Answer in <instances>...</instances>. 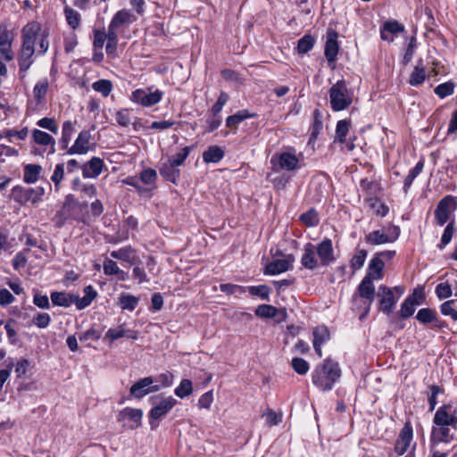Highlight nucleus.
I'll use <instances>...</instances> for the list:
<instances>
[{
  "mask_svg": "<svg viewBox=\"0 0 457 457\" xmlns=\"http://www.w3.org/2000/svg\"><path fill=\"white\" fill-rule=\"evenodd\" d=\"M21 46L18 55V65L22 78L34 62L35 54L44 55L49 48L48 33L41 32V25L37 21L27 23L21 29Z\"/></svg>",
  "mask_w": 457,
  "mask_h": 457,
  "instance_id": "f257e3e1",
  "label": "nucleus"
},
{
  "mask_svg": "<svg viewBox=\"0 0 457 457\" xmlns=\"http://www.w3.org/2000/svg\"><path fill=\"white\" fill-rule=\"evenodd\" d=\"M341 370L337 363L325 360L323 364L316 367L312 372V383L322 391L331 390L335 382L340 378Z\"/></svg>",
  "mask_w": 457,
  "mask_h": 457,
  "instance_id": "f03ea898",
  "label": "nucleus"
},
{
  "mask_svg": "<svg viewBox=\"0 0 457 457\" xmlns=\"http://www.w3.org/2000/svg\"><path fill=\"white\" fill-rule=\"evenodd\" d=\"M329 100L335 112L345 110L353 104V92L347 88L345 80H338L330 87Z\"/></svg>",
  "mask_w": 457,
  "mask_h": 457,
  "instance_id": "7ed1b4c3",
  "label": "nucleus"
},
{
  "mask_svg": "<svg viewBox=\"0 0 457 457\" xmlns=\"http://www.w3.org/2000/svg\"><path fill=\"white\" fill-rule=\"evenodd\" d=\"M457 209V197L448 195L443 197L436 204L434 211V223L436 226H444L452 219Z\"/></svg>",
  "mask_w": 457,
  "mask_h": 457,
  "instance_id": "20e7f679",
  "label": "nucleus"
},
{
  "mask_svg": "<svg viewBox=\"0 0 457 457\" xmlns=\"http://www.w3.org/2000/svg\"><path fill=\"white\" fill-rule=\"evenodd\" d=\"M400 236V228L398 226H390L386 230H374L365 236V240L372 245L394 243Z\"/></svg>",
  "mask_w": 457,
  "mask_h": 457,
  "instance_id": "39448f33",
  "label": "nucleus"
},
{
  "mask_svg": "<svg viewBox=\"0 0 457 457\" xmlns=\"http://www.w3.org/2000/svg\"><path fill=\"white\" fill-rule=\"evenodd\" d=\"M163 96V92L156 89L154 92H147L145 89H137L132 92L131 101L139 104L144 107H151L158 104Z\"/></svg>",
  "mask_w": 457,
  "mask_h": 457,
  "instance_id": "423d86ee",
  "label": "nucleus"
},
{
  "mask_svg": "<svg viewBox=\"0 0 457 457\" xmlns=\"http://www.w3.org/2000/svg\"><path fill=\"white\" fill-rule=\"evenodd\" d=\"M434 422L441 427H455L457 424L456 410L450 404L439 407L435 414Z\"/></svg>",
  "mask_w": 457,
  "mask_h": 457,
  "instance_id": "0eeeda50",
  "label": "nucleus"
},
{
  "mask_svg": "<svg viewBox=\"0 0 457 457\" xmlns=\"http://www.w3.org/2000/svg\"><path fill=\"white\" fill-rule=\"evenodd\" d=\"M377 296L379 301L380 310L387 315L390 314L394 311L398 300V298L395 297L393 289L387 287L386 286L381 285L378 287Z\"/></svg>",
  "mask_w": 457,
  "mask_h": 457,
  "instance_id": "6e6552de",
  "label": "nucleus"
},
{
  "mask_svg": "<svg viewBox=\"0 0 457 457\" xmlns=\"http://www.w3.org/2000/svg\"><path fill=\"white\" fill-rule=\"evenodd\" d=\"M153 383L154 379L152 377L141 378L130 387V395L140 399L150 393L159 391L161 389V386L153 385Z\"/></svg>",
  "mask_w": 457,
  "mask_h": 457,
  "instance_id": "1a4fd4ad",
  "label": "nucleus"
},
{
  "mask_svg": "<svg viewBox=\"0 0 457 457\" xmlns=\"http://www.w3.org/2000/svg\"><path fill=\"white\" fill-rule=\"evenodd\" d=\"M315 252L322 266H329L336 261L332 240L329 238H325L318 244V245L315 246Z\"/></svg>",
  "mask_w": 457,
  "mask_h": 457,
  "instance_id": "9d476101",
  "label": "nucleus"
},
{
  "mask_svg": "<svg viewBox=\"0 0 457 457\" xmlns=\"http://www.w3.org/2000/svg\"><path fill=\"white\" fill-rule=\"evenodd\" d=\"M143 411L140 409L125 408L118 416V420L123 422V427L131 428L141 426Z\"/></svg>",
  "mask_w": 457,
  "mask_h": 457,
  "instance_id": "9b49d317",
  "label": "nucleus"
},
{
  "mask_svg": "<svg viewBox=\"0 0 457 457\" xmlns=\"http://www.w3.org/2000/svg\"><path fill=\"white\" fill-rule=\"evenodd\" d=\"M177 403V400L172 396L161 400L154 405L149 413L150 423L154 426L153 421L157 420L165 416Z\"/></svg>",
  "mask_w": 457,
  "mask_h": 457,
  "instance_id": "f8f14e48",
  "label": "nucleus"
},
{
  "mask_svg": "<svg viewBox=\"0 0 457 457\" xmlns=\"http://www.w3.org/2000/svg\"><path fill=\"white\" fill-rule=\"evenodd\" d=\"M91 133L89 130L79 132L73 145L67 151L69 154H85L90 150Z\"/></svg>",
  "mask_w": 457,
  "mask_h": 457,
  "instance_id": "ddd939ff",
  "label": "nucleus"
},
{
  "mask_svg": "<svg viewBox=\"0 0 457 457\" xmlns=\"http://www.w3.org/2000/svg\"><path fill=\"white\" fill-rule=\"evenodd\" d=\"M104 168V161L94 156L81 166L82 176L85 179H96L102 173Z\"/></svg>",
  "mask_w": 457,
  "mask_h": 457,
  "instance_id": "4468645a",
  "label": "nucleus"
},
{
  "mask_svg": "<svg viewBox=\"0 0 457 457\" xmlns=\"http://www.w3.org/2000/svg\"><path fill=\"white\" fill-rule=\"evenodd\" d=\"M294 257L288 255L287 259H277L270 262L265 268V274L276 275L287 271L292 268Z\"/></svg>",
  "mask_w": 457,
  "mask_h": 457,
  "instance_id": "2eb2a0df",
  "label": "nucleus"
},
{
  "mask_svg": "<svg viewBox=\"0 0 457 457\" xmlns=\"http://www.w3.org/2000/svg\"><path fill=\"white\" fill-rule=\"evenodd\" d=\"M413 440L412 430H401L398 437L395 442L394 451L398 456L403 455L408 449L411 447V445Z\"/></svg>",
  "mask_w": 457,
  "mask_h": 457,
  "instance_id": "dca6fc26",
  "label": "nucleus"
},
{
  "mask_svg": "<svg viewBox=\"0 0 457 457\" xmlns=\"http://www.w3.org/2000/svg\"><path fill=\"white\" fill-rule=\"evenodd\" d=\"M31 137L34 143L42 146L49 147L48 154H53L55 153V140L51 135L43 130L35 129L32 130Z\"/></svg>",
  "mask_w": 457,
  "mask_h": 457,
  "instance_id": "f3484780",
  "label": "nucleus"
},
{
  "mask_svg": "<svg viewBox=\"0 0 457 457\" xmlns=\"http://www.w3.org/2000/svg\"><path fill=\"white\" fill-rule=\"evenodd\" d=\"M330 334L327 327L320 326L313 330V348L316 353L321 357V346L329 340Z\"/></svg>",
  "mask_w": 457,
  "mask_h": 457,
  "instance_id": "a211bd4d",
  "label": "nucleus"
},
{
  "mask_svg": "<svg viewBox=\"0 0 457 457\" xmlns=\"http://www.w3.org/2000/svg\"><path fill=\"white\" fill-rule=\"evenodd\" d=\"M136 17L129 10L122 9L113 15L110 24L112 25V29H119L122 26H129L136 21Z\"/></svg>",
  "mask_w": 457,
  "mask_h": 457,
  "instance_id": "6ab92c4d",
  "label": "nucleus"
},
{
  "mask_svg": "<svg viewBox=\"0 0 457 457\" xmlns=\"http://www.w3.org/2000/svg\"><path fill=\"white\" fill-rule=\"evenodd\" d=\"M315 245L307 243L303 248V254L301 258L302 265L308 270H313L319 266V261L315 256Z\"/></svg>",
  "mask_w": 457,
  "mask_h": 457,
  "instance_id": "aec40b11",
  "label": "nucleus"
},
{
  "mask_svg": "<svg viewBox=\"0 0 457 457\" xmlns=\"http://www.w3.org/2000/svg\"><path fill=\"white\" fill-rule=\"evenodd\" d=\"M384 261L382 259H379L378 256H373L370 261L368 271L365 277L372 280H379L384 276Z\"/></svg>",
  "mask_w": 457,
  "mask_h": 457,
  "instance_id": "412c9836",
  "label": "nucleus"
},
{
  "mask_svg": "<svg viewBox=\"0 0 457 457\" xmlns=\"http://www.w3.org/2000/svg\"><path fill=\"white\" fill-rule=\"evenodd\" d=\"M33 188H25L21 186H15L12 190V198L20 204H26L29 202L33 204Z\"/></svg>",
  "mask_w": 457,
  "mask_h": 457,
  "instance_id": "4be33fe9",
  "label": "nucleus"
},
{
  "mask_svg": "<svg viewBox=\"0 0 457 457\" xmlns=\"http://www.w3.org/2000/svg\"><path fill=\"white\" fill-rule=\"evenodd\" d=\"M160 174L165 180L177 184L180 178V170L167 161L160 168Z\"/></svg>",
  "mask_w": 457,
  "mask_h": 457,
  "instance_id": "5701e85b",
  "label": "nucleus"
},
{
  "mask_svg": "<svg viewBox=\"0 0 457 457\" xmlns=\"http://www.w3.org/2000/svg\"><path fill=\"white\" fill-rule=\"evenodd\" d=\"M404 28L396 21H386L380 30V37L383 40L393 41V35L403 31Z\"/></svg>",
  "mask_w": 457,
  "mask_h": 457,
  "instance_id": "b1692460",
  "label": "nucleus"
},
{
  "mask_svg": "<svg viewBox=\"0 0 457 457\" xmlns=\"http://www.w3.org/2000/svg\"><path fill=\"white\" fill-rule=\"evenodd\" d=\"M255 315L260 318H275L281 315V319H285L287 313L285 309H278L270 304H261L255 309Z\"/></svg>",
  "mask_w": 457,
  "mask_h": 457,
  "instance_id": "393cba45",
  "label": "nucleus"
},
{
  "mask_svg": "<svg viewBox=\"0 0 457 457\" xmlns=\"http://www.w3.org/2000/svg\"><path fill=\"white\" fill-rule=\"evenodd\" d=\"M84 294L85 295L83 297L74 295L75 304L78 310H83L89 306L93 300L97 296V292L91 285H88L84 288Z\"/></svg>",
  "mask_w": 457,
  "mask_h": 457,
  "instance_id": "a878e982",
  "label": "nucleus"
},
{
  "mask_svg": "<svg viewBox=\"0 0 457 457\" xmlns=\"http://www.w3.org/2000/svg\"><path fill=\"white\" fill-rule=\"evenodd\" d=\"M358 294L361 297L365 298L370 304L375 298V287L373 280L364 277L358 286Z\"/></svg>",
  "mask_w": 457,
  "mask_h": 457,
  "instance_id": "bb28decb",
  "label": "nucleus"
},
{
  "mask_svg": "<svg viewBox=\"0 0 457 457\" xmlns=\"http://www.w3.org/2000/svg\"><path fill=\"white\" fill-rule=\"evenodd\" d=\"M278 165L281 169L291 171L298 169L299 160L295 154L284 152L278 155Z\"/></svg>",
  "mask_w": 457,
  "mask_h": 457,
  "instance_id": "cd10ccee",
  "label": "nucleus"
},
{
  "mask_svg": "<svg viewBox=\"0 0 457 457\" xmlns=\"http://www.w3.org/2000/svg\"><path fill=\"white\" fill-rule=\"evenodd\" d=\"M338 44L337 40V34H329L325 45V56L328 62H334L338 54Z\"/></svg>",
  "mask_w": 457,
  "mask_h": 457,
  "instance_id": "c85d7f7f",
  "label": "nucleus"
},
{
  "mask_svg": "<svg viewBox=\"0 0 457 457\" xmlns=\"http://www.w3.org/2000/svg\"><path fill=\"white\" fill-rule=\"evenodd\" d=\"M104 204L99 199H96L90 204V214L85 213L78 218V220L81 221L84 224H89L91 221V216L94 218L99 217L104 212Z\"/></svg>",
  "mask_w": 457,
  "mask_h": 457,
  "instance_id": "c756f323",
  "label": "nucleus"
},
{
  "mask_svg": "<svg viewBox=\"0 0 457 457\" xmlns=\"http://www.w3.org/2000/svg\"><path fill=\"white\" fill-rule=\"evenodd\" d=\"M224 157V151L217 145H211L203 154V160L206 163H217Z\"/></svg>",
  "mask_w": 457,
  "mask_h": 457,
  "instance_id": "7c9ffc66",
  "label": "nucleus"
},
{
  "mask_svg": "<svg viewBox=\"0 0 457 457\" xmlns=\"http://www.w3.org/2000/svg\"><path fill=\"white\" fill-rule=\"evenodd\" d=\"M416 293L408 296L401 305L400 316L403 319L411 317L415 312V306L420 304V302L415 298Z\"/></svg>",
  "mask_w": 457,
  "mask_h": 457,
  "instance_id": "2f4dec72",
  "label": "nucleus"
},
{
  "mask_svg": "<svg viewBox=\"0 0 457 457\" xmlns=\"http://www.w3.org/2000/svg\"><path fill=\"white\" fill-rule=\"evenodd\" d=\"M51 301L54 305L69 307L75 303L74 295H69L63 292H53Z\"/></svg>",
  "mask_w": 457,
  "mask_h": 457,
  "instance_id": "473e14b6",
  "label": "nucleus"
},
{
  "mask_svg": "<svg viewBox=\"0 0 457 457\" xmlns=\"http://www.w3.org/2000/svg\"><path fill=\"white\" fill-rule=\"evenodd\" d=\"M63 13L68 25L72 29H77L80 26L81 15L79 12L66 4L63 8Z\"/></svg>",
  "mask_w": 457,
  "mask_h": 457,
  "instance_id": "72a5a7b5",
  "label": "nucleus"
},
{
  "mask_svg": "<svg viewBox=\"0 0 457 457\" xmlns=\"http://www.w3.org/2000/svg\"><path fill=\"white\" fill-rule=\"evenodd\" d=\"M424 168V162L419 161L416 165L409 171L403 180V192L407 194L411 187L412 181L421 173Z\"/></svg>",
  "mask_w": 457,
  "mask_h": 457,
  "instance_id": "f704fd0d",
  "label": "nucleus"
},
{
  "mask_svg": "<svg viewBox=\"0 0 457 457\" xmlns=\"http://www.w3.org/2000/svg\"><path fill=\"white\" fill-rule=\"evenodd\" d=\"M256 116V113H249L247 110L238 111L237 113L230 115L226 120L227 127L233 129L237 128V125L242 122L244 120L248 118H253Z\"/></svg>",
  "mask_w": 457,
  "mask_h": 457,
  "instance_id": "c9c22d12",
  "label": "nucleus"
},
{
  "mask_svg": "<svg viewBox=\"0 0 457 457\" xmlns=\"http://www.w3.org/2000/svg\"><path fill=\"white\" fill-rule=\"evenodd\" d=\"M138 303H139L138 297L129 295V294H125V293L121 294L118 300V305L122 310H128L129 312H133L136 309V307L137 306Z\"/></svg>",
  "mask_w": 457,
  "mask_h": 457,
  "instance_id": "e433bc0d",
  "label": "nucleus"
},
{
  "mask_svg": "<svg viewBox=\"0 0 457 457\" xmlns=\"http://www.w3.org/2000/svg\"><path fill=\"white\" fill-rule=\"evenodd\" d=\"M42 167L38 164H27L24 167L23 180L28 184L37 181Z\"/></svg>",
  "mask_w": 457,
  "mask_h": 457,
  "instance_id": "4c0bfd02",
  "label": "nucleus"
},
{
  "mask_svg": "<svg viewBox=\"0 0 457 457\" xmlns=\"http://www.w3.org/2000/svg\"><path fill=\"white\" fill-rule=\"evenodd\" d=\"M76 121L66 120L62 124V138L60 140L62 148H68L72 134L75 131Z\"/></svg>",
  "mask_w": 457,
  "mask_h": 457,
  "instance_id": "58836bf2",
  "label": "nucleus"
},
{
  "mask_svg": "<svg viewBox=\"0 0 457 457\" xmlns=\"http://www.w3.org/2000/svg\"><path fill=\"white\" fill-rule=\"evenodd\" d=\"M323 128V122H322V116L319 110H315L313 112V122L310 129V138L309 142L315 141L322 130Z\"/></svg>",
  "mask_w": 457,
  "mask_h": 457,
  "instance_id": "ea45409f",
  "label": "nucleus"
},
{
  "mask_svg": "<svg viewBox=\"0 0 457 457\" xmlns=\"http://www.w3.org/2000/svg\"><path fill=\"white\" fill-rule=\"evenodd\" d=\"M350 127V120H341L337 121L336 128L335 142H339L341 144L345 143L346 136L349 132Z\"/></svg>",
  "mask_w": 457,
  "mask_h": 457,
  "instance_id": "a19ab883",
  "label": "nucleus"
},
{
  "mask_svg": "<svg viewBox=\"0 0 457 457\" xmlns=\"http://www.w3.org/2000/svg\"><path fill=\"white\" fill-rule=\"evenodd\" d=\"M138 178L142 184L149 187L148 188H150V190L155 187L157 180V173L155 170L152 168L145 169L140 172Z\"/></svg>",
  "mask_w": 457,
  "mask_h": 457,
  "instance_id": "79ce46f5",
  "label": "nucleus"
},
{
  "mask_svg": "<svg viewBox=\"0 0 457 457\" xmlns=\"http://www.w3.org/2000/svg\"><path fill=\"white\" fill-rule=\"evenodd\" d=\"M49 87V82L47 79H43L37 82L33 88V96L37 100V104H40L43 103L46 95L47 93Z\"/></svg>",
  "mask_w": 457,
  "mask_h": 457,
  "instance_id": "37998d69",
  "label": "nucleus"
},
{
  "mask_svg": "<svg viewBox=\"0 0 457 457\" xmlns=\"http://www.w3.org/2000/svg\"><path fill=\"white\" fill-rule=\"evenodd\" d=\"M450 430H432L431 442L434 445L441 443L450 444L454 436L451 435Z\"/></svg>",
  "mask_w": 457,
  "mask_h": 457,
  "instance_id": "c03bdc74",
  "label": "nucleus"
},
{
  "mask_svg": "<svg viewBox=\"0 0 457 457\" xmlns=\"http://www.w3.org/2000/svg\"><path fill=\"white\" fill-rule=\"evenodd\" d=\"M454 230V219L453 218L445 228V230L440 239V243L437 245V247L440 250H443L451 242Z\"/></svg>",
  "mask_w": 457,
  "mask_h": 457,
  "instance_id": "a18cd8bd",
  "label": "nucleus"
},
{
  "mask_svg": "<svg viewBox=\"0 0 457 457\" xmlns=\"http://www.w3.org/2000/svg\"><path fill=\"white\" fill-rule=\"evenodd\" d=\"M416 319L423 324L430 323V322H437V320H438L436 312L434 310L429 309V308L420 309L417 313Z\"/></svg>",
  "mask_w": 457,
  "mask_h": 457,
  "instance_id": "49530a36",
  "label": "nucleus"
},
{
  "mask_svg": "<svg viewBox=\"0 0 457 457\" xmlns=\"http://www.w3.org/2000/svg\"><path fill=\"white\" fill-rule=\"evenodd\" d=\"M175 395L183 399L193 393V385L191 380L184 378L180 381L179 385L175 388Z\"/></svg>",
  "mask_w": 457,
  "mask_h": 457,
  "instance_id": "de8ad7c7",
  "label": "nucleus"
},
{
  "mask_svg": "<svg viewBox=\"0 0 457 457\" xmlns=\"http://www.w3.org/2000/svg\"><path fill=\"white\" fill-rule=\"evenodd\" d=\"M367 254L368 253L366 250L357 249L351 259V268L354 270H360L364 265Z\"/></svg>",
  "mask_w": 457,
  "mask_h": 457,
  "instance_id": "09e8293b",
  "label": "nucleus"
},
{
  "mask_svg": "<svg viewBox=\"0 0 457 457\" xmlns=\"http://www.w3.org/2000/svg\"><path fill=\"white\" fill-rule=\"evenodd\" d=\"M92 88L102 94L103 96L106 97L110 95L112 89V84L108 79H99L92 84Z\"/></svg>",
  "mask_w": 457,
  "mask_h": 457,
  "instance_id": "8fccbe9b",
  "label": "nucleus"
},
{
  "mask_svg": "<svg viewBox=\"0 0 457 457\" xmlns=\"http://www.w3.org/2000/svg\"><path fill=\"white\" fill-rule=\"evenodd\" d=\"M88 207V204L87 202H78L76 201L73 195L70 194L65 196L63 208L69 209H78L79 212L86 211Z\"/></svg>",
  "mask_w": 457,
  "mask_h": 457,
  "instance_id": "3c124183",
  "label": "nucleus"
},
{
  "mask_svg": "<svg viewBox=\"0 0 457 457\" xmlns=\"http://www.w3.org/2000/svg\"><path fill=\"white\" fill-rule=\"evenodd\" d=\"M315 40L311 35H305L298 40L297 51L299 54L308 53L314 46Z\"/></svg>",
  "mask_w": 457,
  "mask_h": 457,
  "instance_id": "603ef678",
  "label": "nucleus"
},
{
  "mask_svg": "<svg viewBox=\"0 0 457 457\" xmlns=\"http://www.w3.org/2000/svg\"><path fill=\"white\" fill-rule=\"evenodd\" d=\"M248 292L262 300H269L270 289L266 285L251 286L247 287Z\"/></svg>",
  "mask_w": 457,
  "mask_h": 457,
  "instance_id": "864d4df0",
  "label": "nucleus"
},
{
  "mask_svg": "<svg viewBox=\"0 0 457 457\" xmlns=\"http://www.w3.org/2000/svg\"><path fill=\"white\" fill-rule=\"evenodd\" d=\"M300 220L308 227H315L320 222L318 213L314 209L303 213L300 216Z\"/></svg>",
  "mask_w": 457,
  "mask_h": 457,
  "instance_id": "5fc2aeb1",
  "label": "nucleus"
},
{
  "mask_svg": "<svg viewBox=\"0 0 457 457\" xmlns=\"http://www.w3.org/2000/svg\"><path fill=\"white\" fill-rule=\"evenodd\" d=\"M133 249L129 246L120 248L116 251L111 252V257L113 259L121 260L129 263H132L131 257L133 253Z\"/></svg>",
  "mask_w": 457,
  "mask_h": 457,
  "instance_id": "6e6d98bb",
  "label": "nucleus"
},
{
  "mask_svg": "<svg viewBox=\"0 0 457 457\" xmlns=\"http://www.w3.org/2000/svg\"><path fill=\"white\" fill-rule=\"evenodd\" d=\"M262 417L265 418L266 424L270 427L278 426L282 420V412L274 411L271 409H267V411L262 414Z\"/></svg>",
  "mask_w": 457,
  "mask_h": 457,
  "instance_id": "4d7b16f0",
  "label": "nucleus"
},
{
  "mask_svg": "<svg viewBox=\"0 0 457 457\" xmlns=\"http://www.w3.org/2000/svg\"><path fill=\"white\" fill-rule=\"evenodd\" d=\"M193 149H194V145L186 146V147L182 148L179 153L176 154L174 156L170 158L168 160V162L179 167L180 165H182L184 163L185 160L187 159V157L188 156V154H190V152Z\"/></svg>",
  "mask_w": 457,
  "mask_h": 457,
  "instance_id": "13d9d810",
  "label": "nucleus"
},
{
  "mask_svg": "<svg viewBox=\"0 0 457 457\" xmlns=\"http://www.w3.org/2000/svg\"><path fill=\"white\" fill-rule=\"evenodd\" d=\"M37 125L42 129H46L54 134H57L59 127L56 120L54 118H42L37 121Z\"/></svg>",
  "mask_w": 457,
  "mask_h": 457,
  "instance_id": "bf43d9fd",
  "label": "nucleus"
},
{
  "mask_svg": "<svg viewBox=\"0 0 457 457\" xmlns=\"http://www.w3.org/2000/svg\"><path fill=\"white\" fill-rule=\"evenodd\" d=\"M426 74L423 67L416 66L410 77V84L411 86H419L425 80Z\"/></svg>",
  "mask_w": 457,
  "mask_h": 457,
  "instance_id": "052dcab7",
  "label": "nucleus"
},
{
  "mask_svg": "<svg viewBox=\"0 0 457 457\" xmlns=\"http://www.w3.org/2000/svg\"><path fill=\"white\" fill-rule=\"evenodd\" d=\"M51 322V317L46 312H38L33 319L32 323L39 328H46Z\"/></svg>",
  "mask_w": 457,
  "mask_h": 457,
  "instance_id": "680f3d73",
  "label": "nucleus"
},
{
  "mask_svg": "<svg viewBox=\"0 0 457 457\" xmlns=\"http://www.w3.org/2000/svg\"><path fill=\"white\" fill-rule=\"evenodd\" d=\"M291 364L294 370L299 375L306 374L310 369L309 363L303 358H294Z\"/></svg>",
  "mask_w": 457,
  "mask_h": 457,
  "instance_id": "e2e57ef3",
  "label": "nucleus"
},
{
  "mask_svg": "<svg viewBox=\"0 0 457 457\" xmlns=\"http://www.w3.org/2000/svg\"><path fill=\"white\" fill-rule=\"evenodd\" d=\"M454 85L452 82L439 84L434 90L440 98H445L453 93Z\"/></svg>",
  "mask_w": 457,
  "mask_h": 457,
  "instance_id": "0e129e2a",
  "label": "nucleus"
},
{
  "mask_svg": "<svg viewBox=\"0 0 457 457\" xmlns=\"http://www.w3.org/2000/svg\"><path fill=\"white\" fill-rule=\"evenodd\" d=\"M436 295L439 299L449 298L453 295L451 285L448 282L439 283L436 287Z\"/></svg>",
  "mask_w": 457,
  "mask_h": 457,
  "instance_id": "69168bd1",
  "label": "nucleus"
},
{
  "mask_svg": "<svg viewBox=\"0 0 457 457\" xmlns=\"http://www.w3.org/2000/svg\"><path fill=\"white\" fill-rule=\"evenodd\" d=\"M455 300H449L441 304L440 310L443 315L450 316L453 320H457V311L453 308Z\"/></svg>",
  "mask_w": 457,
  "mask_h": 457,
  "instance_id": "338daca9",
  "label": "nucleus"
},
{
  "mask_svg": "<svg viewBox=\"0 0 457 457\" xmlns=\"http://www.w3.org/2000/svg\"><path fill=\"white\" fill-rule=\"evenodd\" d=\"M430 389V395L428 396V405L429 410L432 411L435 410L436 405L437 403L436 397L439 394H442L444 392V389L436 385H432L429 386Z\"/></svg>",
  "mask_w": 457,
  "mask_h": 457,
  "instance_id": "774afa93",
  "label": "nucleus"
}]
</instances>
